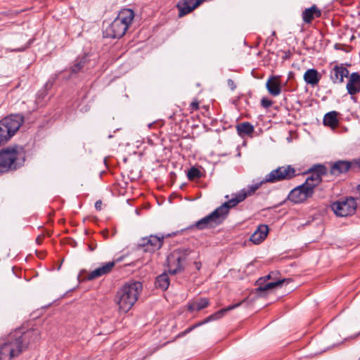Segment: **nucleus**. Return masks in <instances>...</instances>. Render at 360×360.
I'll return each instance as SVG.
<instances>
[{
	"label": "nucleus",
	"mask_w": 360,
	"mask_h": 360,
	"mask_svg": "<svg viewBox=\"0 0 360 360\" xmlns=\"http://www.w3.org/2000/svg\"><path fill=\"white\" fill-rule=\"evenodd\" d=\"M188 310L190 311H193L196 310L195 302H193L192 303H189L188 304Z\"/></svg>",
	"instance_id": "38"
},
{
	"label": "nucleus",
	"mask_w": 360,
	"mask_h": 360,
	"mask_svg": "<svg viewBox=\"0 0 360 360\" xmlns=\"http://www.w3.org/2000/svg\"><path fill=\"white\" fill-rule=\"evenodd\" d=\"M314 193L311 186L309 187L303 183L291 190L288 195V199L295 204L302 203L308 198H311Z\"/></svg>",
	"instance_id": "11"
},
{
	"label": "nucleus",
	"mask_w": 360,
	"mask_h": 360,
	"mask_svg": "<svg viewBox=\"0 0 360 360\" xmlns=\"http://www.w3.org/2000/svg\"><path fill=\"white\" fill-rule=\"evenodd\" d=\"M269 183L265 181V177L259 182L255 184H252L248 186L247 188H244L236 193L234 196L226 201L227 204L231 208L236 207L238 203L243 202L248 196H250L255 193V192L262 186V184Z\"/></svg>",
	"instance_id": "12"
},
{
	"label": "nucleus",
	"mask_w": 360,
	"mask_h": 360,
	"mask_svg": "<svg viewBox=\"0 0 360 360\" xmlns=\"http://www.w3.org/2000/svg\"><path fill=\"white\" fill-rule=\"evenodd\" d=\"M204 0H179L176 4L179 17H183L191 13Z\"/></svg>",
	"instance_id": "18"
},
{
	"label": "nucleus",
	"mask_w": 360,
	"mask_h": 360,
	"mask_svg": "<svg viewBox=\"0 0 360 360\" xmlns=\"http://www.w3.org/2000/svg\"><path fill=\"white\" fill-rule=\"evenodd\" d=\"M275 273L274 271H271L270 272L268 275L265 276H263V277H260L259 278H258L255 283L256 285H262V282H266L267 281L270 280L272 278V276Z\"/></svg>",
	"instance_id": "31"
},
{
	"label": "nucleus",
	"mask_w": 360,
	"mask_h": 360,
	"mask_svg": "<svg viewBox=\"0 0 360 360\" xmlns=\"http://www.w3.org/2000/svg\"><path fill=\"white\" fill-rule=\"evenodd\" d=\"M338 115V112L336 111H330L327 112L323 117V124L330 127L331 129L336 128L339 124Z\"/></svg>",
	"instance_id": "26"
},
{
	"label": "nucleus",
	"mask_w": 360,
	"mask_h": 360,
	"mask_svg": "<svg viewBox=\"0 0 360 360\" xmlns=\"http://www.w3.org/2000/svg\"><path fill=\"white\" fill-rule=\"evenodd\" d=\"M169 285V278L166 273L159 275V288L165 290Z\"/></svg>",
	"instance_id": "28"
},
{
	"label": "nucleus",
	"mask_w": 360,
	"mask_h": 360,
	"mask_svg": "<svg viewBox=\"0 0 360 360\" xmlns=\"http://www.w3.org/2000/svg\"><path fill=\"white\" fill-rule=\"evenodd\" d=\"M53 84V83H51L50 82H48L46 84V87H48V86H51Z\"/></svg>",
	"instance_id": "44"
},
{
	"label": "nucleus",
	"mask_w": 360,
	"mask_h": 360,
	"mask_svg": "<svg viewBox=\"0 0 360 360\" xmlns=\"http://www.w3.org/2000/svg\"><path fill=\"white\" fill-rule=\"evenodd\" d=\"M134 18V12L131 8H122L111 22L103 24L104 38L120 39L126 33Z\"/></svg>",
	"instance_id": "2"
},
{
	"label": "nucleus",
	"mask_w": 360,
	"mask_h": 360,
	"mask_svg": "<svg viewBox=\"0 0 360 360\" xmlns=\"http://www.w3.org/2000/svg\"><path fill=\"white\" fill-rule=\"evenodd\" d=\"M227 84L231 91H234L236 89V84H235L234 81L231 79H229L227 80Z\"/></svg>",
	"instance_id": "36"
},
{
	"label": "nucleus",
	"mask_w": 360,
	"mask_h": 360,
	"mask_svg": "<svg viewBox=\"0 0 360 360\" xmlns=\"http://www.w3.org/2000/svg\"><path fill=\"white\" fill-rule=\"evenodd\" d=\"M273 105V102L268 98L264 97L261 100V105L264 108H269Z\"/></svg>",
	"instance_id": "32"
},
{
	"label": "nucleus",
	"mask_w": 360,
	"mask_h": 360,
	"mask_svg": "<svg viewBox=\"0 0 360 360\" xmlns=\"http://www.w3.org/2000/svg\"><path fill=\"white\" fill-rule=\"evenodd\" d=\"M349 70L342 63L335 64L330 71V79L335 84H342L345 77H348Z\"/></svg>",
	"instance_id": "16"
},
{
	"label": "nucleus",
	"mask_w": 360,
	"mask_h": 360,
	"mask_svg": "<svg viewBox=\"0 0 360 360\" xmlns=\"http://www.w3.org/2000/svg\"><path fill=\"white\" fill-rule=\"evenodd\" d=\"M209 300L207 298H201L198 301L195 302L196 310L200 311L208 307Z\"/></svg>",
	"instance_id": "30"
},
{
	"label": "nucleus",
	"mask_w": 360,
	"mask_h": 360,
	"mask_svg": "<svg viewBox=\"0 0 360 360\" xmlns=\"http://www.w3.org/2000/svg\"><path fill=\"white\" fill-rule=\"evenodd\" d=\"M43 239H44V236L43 235H39L37 236V238H36V243L39 245H40L42 241H43Z\"/></svg>",
	"instance_id": "40"
},
{
	"label": "nucleus",
	"mask_w": 360,
	"mask_h": 360,
	"mask_svg": "<svg viewBox=\"0 0 360 360\" xmlns=\"http://www.w3.org/2000/svg\"><path fill=\"white\" fill-rule=\"evenodd\" d=\"M121 260H122V257H120V258L117 259L116 260V262H119V261H121Z\"/></svg>",
	"instance_id": "47"
},
{
	"label": "nucleus",
	"mask_w": 360,
	"mask_h": 360,
	"mask_svg": "<svg viewBox=\"0 0 360 360\" xmlns=\"http://www.w3.org/2000/svg\"><path fill=\"white\" fill-rule=\"evenodd\" d=\"M23 122L24 117L20 114L11 115L0 120V146L16 134Z\"/></svg>",
	"instance_id": "5"
},
{
	"label": "nucleus",
	"mask_w": 360,
	"mask_h": 360,
	"mask_svg": "<svg viewBox=\"0 0 360 360\" xmlns=\"http://www.w3.org/2000/svg\"><path fill=\"white\" fill-rule=\"evenodd\" d=\"M95 208L100 211L101 210V208H102V201L101 200H98L96 202H95Z\"/></svg>",
	"instance_id": "39"
},
{
	"label": "nucleus",
	"mask_w": 360,
	"mask_h": 360,
	"mask_svg": "<svg viewBox=\"0 0 360 360\" xmlns=\"http://www.w3.org/2000/svg\"><path fill=\"white\" fill-rule=\"evenodd\" d=\"M25 153L19 146H8L0 150V174L16 170L23 165Z\"/></svg>",
	"instance_id": "3"
},
{
	"label": "nucleus",
	"mask_w": 360,
	"mask_h": 360,
	"mask_svg": "<svg viewBox=\"0 0 360 360\" xmlns=\"http://www.w3.org/2000/svg\"><path fill=\"white\" fill-rule=\"evenodd\" d=\"M302 15L305 23H311L314 18L321 15V11L316 5H313L311 7L306 8Z\"/></svg>",
	"instance_id": "23"
},
{
	"label": "nucleus",
	"mask_w": 360,
	"mask_h": 360,
	"mask_svg": "<svg viewBox=\"0 0 360 360\" xmlns=\"http://www.w3.org/2000/svg\"><path fill=\"white\" fill-rule=\"evenodd\" d=\"M157 245L158 235H150L141 238L136 245V249L146 252H154Z\"/></svg>",
	"instance_id": "15"
},
{
	"label": "nucleus",
	"mask_w": 360,
	"mask_h": 360,
	"mask_svg": "<svg viewBox=\"0 0 360 360\" xmlns=\"http://www.w3.org/2000/svg\"><path fill=\"white\" fill-rule=\"evenodd\" d=\"M179 233V231H174V232H172L171 233H169L167 235H162L161 237L159 236V238H158V240H159V249L161 248L162 246V240L165 238L166 237H173V236H176L177 234Z\"/></svg>",
	"instance_id": "33"
},
{
	"label": "nucleus",
	"mask_w": 360,
	"mask_h": 360,
	"mask_svg": "<svg viewBox=\"0 0 360 360\" xmlns=\"http://www.w3.org/2000/svg\"><path fill=\"white\" fill-rule=\"evenodd\" d=\"M268 233V226L266 224H260L251 235L250 240L255 244H259L266 238Z\"/></svg>",
	"instance_id": "22"
},
{
	"label": "nucleus",
	"mask_w": 360,
	"mask_h": 360,
	"mask_svg": "<svg viewBox=\"0 0 360 360\" xmlns=\"http://www.w3.org/2000/svg\"><path fill=\"white\" fill-rule=\"evenodd\" d=\"M360 162L356 160H338L331 165L330 173L332 175L339 176L345 174L349 169H359Z\"/></svg>",
	"instance_id": "14"
},
{
	"label": "nucleus",
	"mask_w": 360,
	"mask_h": 360,
	"mask_svg": "<svg viewBox=\"0 0 360 360\" xmlns=\"http://www.w3.org/2000/svg\"><path fill=\"white\" fill-rule=\"evenodd\" d=\"M290 278H283L275 280L269 283L262 282V285H257L258 287L255 289V292L259 297H264L267 295V292L276 287H280L284 283H290Z\"/></svg>",
	"instance_id": "17"
},
{
	"label": "nucleus",
	"mask_w": 360,
	"mask_h": 360,
	"mask_svg": "<svg viewBox=\"0 0 360 360\" xmlns=\"http://www.w3.org/2000/svg\"><path fill=\"white\" fill-rule=\"evenodd\" d=\"M346 89L349 95H355L360 92V74L352 72L348 76Z\"/></svg>",
	"instance_id": "20"
},
{
	"label": "nucleus",
	"mask_w": 360,
	"mask_h": 360,
	"mask_svg": "<svg viewBox=\"0 0 360 360\" xmlns=\"http://www.w3.org/2000/svg\"><path fill=\"white\" fill-rule=\"evenodd\" d=\"M359 334H360V333L358 335H359Z\"/></svg>",
	"instance_id": "49"
},
{
	"label": "nucleus",
	"mask_w": 360,
	"mask_h": 360,
	"mask_svg": "<svg viewBox=\"0 0 360 360\" xmlns=\"http://www.w3.org/2000/svg\"><path fill=\"white\" fill-rule=\"evenodd\" d=\"M27 47H28V45H27V46H24V47H21V48L15 49H14L13 51H14L20 52V51H25Z\"/></svg>",
	"instance_id": "43"
},
{
	"label": "nucleus",
	"mask_w": 360,
	"mask_h": 360,
	"mask_svg": "<svg viewBox=\"0 0 360 360\" xmlns=\"http://www.w3.org/2000/svg\"><path fill=\"white\" fill-rule=\"evenodd\" d=\"M115 264V262L114 261L105 263L101 266L89 273L84 279L86 281H92L102 276L106 275L112 271Z\"/></svg>",
	"instance_id": "19"
},
{
	"label": "nucleus",
	"mask_w": 360,
	"mask_h": 360,
	"mask_svg": "<svg viewBox=\"0 0 360 360\" xmlns=\"http://www.w3.org/2000/svg\"><path fill=\"white\" fill-rule=\"evenodd\" d=\"M190 108L191 110H196L199 108V103L197 101H193L191 104H190Z\"/></svg>",
	"instance_id": "37"
},
{
	"label": "nucleus",
	"mask_w": 360,
	"mask_h": 360,
	"mask_svg": "<svg viewBox=\"0 0 360 360\" xmlns=\"http://www.w3.org/2000/svg\"><path fill=\"white\" fill-rule=\"evenodd\" d=\"M158 139V137L155 136V134H153L151 136H148L146 140L147 143L150 145L151 146H155V141Z\"/></svg>",
	"instance_id": "35"
},
{
	"label": "nucleus",
	"mask_w": 360,
	"mask_h": 360,
	"mask_svg": "<svg viewBox=\"0 0 360 360\" xmlns=\"http://www.w3.org/2000/svg\"><path fill=\"white\" fill-rule=\"evenodd\" d=\"M96 248V244H89L88 246L89 250L92 252L94 251Z\"/></svg>",
	"instance_id": "41"
},
{
	"label": "nucleus",
	"mask_w": 360,
	"mask_h": 360,
	"mask_svg": "<svg viewBox=\"0 0 360 360\" xmlns=\"http://www.w3.org/2000/svg\"><path fill=\"white\" fill-rule=\"evenodd\" d=\"M320 79L321 75L314 68L308 69L304 74V82L308 84H311V86L317 85Z\"/></svg>",
	"instance_id": "24"
},
{
	"label": "nucleus",
	"mask_w": 360,
	"mask_h": 360,
	"mask_svg": "<svg viewBox=\"0 0 360 360\" xmlns=\"http://www.w3.org/2000/svg\"><path fill=\"white\" fill-rule=\"evenodd\" d=\"M330 207L337 217H346L355 214L357 202L353 197H344L333 202Z\"/></svg>",
	"instance_id": "8"
},
{
	"label": "nucleus",
	"mask_w": 360,
	"mask_h": 360,
	"mask_svg": "<svg viewBox=\"0 0 360 360\" xmlns=\"http://www.w3.org/2000/svg\"><path fill=\"white\" fill-rule=\"evenodd\" d=\"M89 62V55L87 54L81 58H77L75 60L74 65L70 68V74L73 75L81 72L87 65Z\"/></svg>",
	"instance_id": "25"
},
{
	"label": "nucleus",
	"mask_w": 360,
	"mask_h": 360,
	"mask_svg": "<svg viewBox=\"0 0 360 360\" xmlns=\"http://www.w3.org/2000/svg\"><path fill=\"white\" fill-rule=\"evenodd\" d=\"M280 76H271L266 83V87L269 93L273 96H278L281 92V84Z\"/></svg>",
	"instance_id": "21"
},
{
	"label": "nucleus",
	"mask_w": 360,
	"mask_h": 360,
	"mask_svg": "<svg viewBox=\"0 0 360 360\" xmlns=\"http://www.w3.org/2000/svg\"><path fill=\"white\" fill-rule=\"evenodd\" d=\"M236 130L238 134L243 137L245 136H249L254 131V127L252 124L248 122L239 123L236 125Z\"/></svg>",
	"instance_id": "27"
},
{
	"label": "nucleus",
	"mask_w": 360,
	"mask_h": 360,
	"mask_svg": "<svg viewBox=\"0 0 360 360\" xmlns=\"http://www.w3.org/2000/svg\"><path fill=\"white\" fill-rule=\"evenodd\" d=\"M241 304H242V302H238L236 304H232V305H229V307H227L226 308H223V309L217 311V312H215V313L210 315L207 318H205L204 320H202V321H200V322H198V323H195V324L188 327L185 330H184L181 333H179L177 335L176 338L184 337V335H186V334L189 333L190 332H191L193 330H194L197 327L202 326V325H204L205 323H209L210 321H216V320H218V319H221V317H223L224 316L226 312L238 307Z\"/></svg>",
	"instance_id": "10"
},
{
	"label": "nucleus",
	"mask_w": 360,
	"mask_h": 360,
	"mask_svg": "<svg viewBox=\"0 0 360 360\" xmlns=\"http://www.w3.org/2000/svg\"><path fill=\"white\" fill-rule=\"evenodd\" d=\"M296 171L291 165L278 167L265 176V181L274 184L284 180H290L296 176Z\"/></svg>",
	"instance_id": "9"
},
{
	"label": "nucleus",
	"mask_w": 360,
	"mask_h": 360,
	"mask_svg": "<svg viewBox=\"0 0 360 360\" xmlns=\"http://www.w3.org/2000/svg\"><path fill=\"white\" fill-rule=\"evenodd\" d=\"M230 209L229 205L225 202L212 213L196 221L193 226L202 230L218 226L226 218Z\"/></svg>",
	"instance_id": "6"
},
{
	"label": "nucleus",
	"mask_w": 360,
	"mask_h": 360,
	"mask_svg": "<svg viewBox=\"0 0 360 360\" xmlns=\"http://www.w3.org/2000/svg\"><path fill=\"white\" fill-rule=\"evenodd\" d=\"M157 282H158V276H156V277L155 278V284H156V283H157Z\"/></svg>",
	"instance_id": "46"
},
{
	"label": "nucleus",
	"mask_w": 360,
	"mask_h": 360,
	"mask_svg": "<svg viewBox=\"0 0 360 360\" xmlns=\"http://www.w3.org/2000/svg\"><path fill=\"white\" fill-rule=\"evenodd\" d=\"M34 330L23 331L21 328L10 333L0 344V360H12L25 351L31 341L39 338Z\"/></svg>",
	"instance_id": "1"
},
{
	"label": "nucleus",
	"mask_w": 360,
	"mask_h": 360,
	"mask_svg": "<svg viewBox=\"0 0 360 360\" xmlns=\"http://www.w3.org/2000/svg\"><path fill=\"white\" fill-rule=\"evenodd\" d=\"M142 288V283L139 281L127 283L120 288L115 295L120 310L127 312L137 301Z\"/></svg>",
	"instance_id": "4"
},
{
	"label": "nucleus",
	"mask_w": 360,
	"mask_h": 360,
	"mask_svg": "<svg viewBox=\"0 0 360 360\" xmlns=\"http://www.w3.org/2000/svg\"><path fill=\"white\" fill-rule=\"evenodd\" d=\"M139 173L140 172L138 169H136V171L135 172L133 170H131L129 172V174H128V176L131 181H134V180L137 179L138 178H139V176H140Z\"/></svg>",
	"instance_id": "34"
},
{
	"label": "nucleus",
	"mask_w": 360,
	"mask_h": 360,
	"mask_svg": "<svg viewBox=\"0 0 360 360\" xmlns=\"http://www.w3.org/2000/svg\"><path fill=\"white\" fill-rule=\"evenodd\" d=\"M157 121H154L153 123L148 124V127H150L153 124H155Z\"/></svg>",
	"instance_id": "45"
},
{
	"label": "nucleus",
	"mask_w": 360,
	"mask_h": 360,
	"mask_svg": "<svg viewBox=\"0 0 360 360\" xmlns=\"http://www.w3.org/2000/svg\"><path fill=\"white\" fill-rule=\"evenodd\" d=\"M187 176L189 180H194L201 177L200 171L194 167H192L187 173Z\"/></svg>",
	"instance_id": "29"
},
{
	"label": "nucleus",
	"mask_w": 360,
	"mask_h": 360,
	"mask_svg": "<svg viewBox=\"0 0 360 360\" xmlns=\"http://www.w3.org/2000/svg\"><path fill=\"white\" fill-rule=\"evenodd\" d=\"M191 252L189 248H179L172 251L167 257L168 272L175 275L184 270L182 262Z\"/></svg>",
	"instance_id": "7"
},
{
	"label": "nucleus",
	"mask_w": 360,
	"mask_h": 360,
	"mask_svg": "<svg viewBox=\"0 0 360 360\" xmlns=\"http://www.w3.org/2000/svg\"><path fill=\"white\" fill-rule=\"evenodd\" d=\"M335 49H338V44H335Z\"/></svg>",
	"instance_id": "48"
},
{
	"label": "nucleus",
	"mask_w": 360,
	"mask_h": 360,
	"mask_svg": "<svg viewBox=\"0 0 360 360\" xmlns=\"http://www.w3.org/2000/svg\"><path fill=\"white\" fill-rule=\"evenodd\" d=\"M194 265L196 269L200 270L201 269L202 264L200 262H195Z\"/></svg>",
	"instance_id": "42"
},
{
	"label": "nucleus",
	"mask_w": 360,
	"mask_h": 360,
	"mask_svg": "<svg viewBox=\"0 0 360 360\" xmlns=\"http://www.w3.org/2000/svg\"><path fill=\"white\" fill-rule=\"evenodd\" d=\"M308 172L310 173L304 184L308 186H311V189L314 191V188L321 182L322 176L326 175L328 170L326 166L323 165H315L308 169Z\"/></svg>",
	"instance_id": "13"
}]
</instances>
